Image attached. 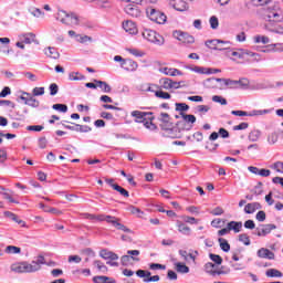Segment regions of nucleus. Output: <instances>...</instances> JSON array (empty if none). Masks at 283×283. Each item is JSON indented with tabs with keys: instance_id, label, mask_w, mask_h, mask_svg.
<instances>
[{
	"instance_id": "nucleus-1",
	"label": "nucleus",
	"mask_w": 283,
	"mask_h": 283,
	"mask_svg": "<svg viewBox=\"0 0 283 283\" xmlns=\"http://www.w3.org/2000/svg\"><path fill=\"white\" fill-rule=\"evenodd\" d=\"M56 20L63 23L64 25H78V15L76 13H67L65 10H59L56 14Z\"/></svg>"
},
{
	"instance_id": "nucleus-2",
	"label": "nucleus",
	"mask_w": 283,
	"mask_h": 283,
	"mask_svg": "<svg viewBox=\"0 0 283 283\" xmlns=\"http://www.w3.org/2000/svg\"><path fill=\"white\" fill-rule=\"evenodd\" d=\"M142 34L146 41H149V43H154L155 45H165V38L151 29H145Z\"/></svg>"
},
{
	"instance_id": "nucleus-3",
	"label": "nucleus",
	"mask_w": 283,
	"mask_h": 283,
	"mask_svg": "<svg viewBox=\"0 0 283 283\" xmlns=\"http://www.w3.org/2000/svg\"><path fill=\"white\" fill-rule=\"evenodd\" d=\"M146 14L150 19V21H154L155 23H158L159 25L167 23V15L151 7H148L146 9Z\"/></svg>"
},
{
	"instance_id": "nucleus-4",
	"label": "nucleus",
	"mask_w": 283,
	"mask_h": 283,
	"mask_svg": "<svg viewBox=\"0 0 283 283\" xmlns=\"http://www.w3.org/2000/svg\"><path fill=\"white\" fill-rule=\"evenodd\" d=\"M264 19L266 23L273 25L274 23H280L282 21V15L275 9L268 8L264 13Z\"/></svg>"
},
{
	"instance_id": "nucleus-5",
	"label": "nucleus",
	"mask_w": 283,
	"mask_h": 283,
	"mask_svg": "<svg viewBox=\"0 0 283 283\" xmlns=\"http://www.w3.org/2000/svg\"><path fill=\"white\" fill-rule=\"evenodd\" d=\"M36 270L35 266H32L31 263L22 262L11 265V271L14 273H34Z\"/></svg>"
},
{
	"instance_id": "nucleus-6",
	"label": "nucleus",
	"mask_w": 283,
	"mask_h": 283,
	"mask_svg": "<svg viewBox=\"0 0 283 283\" xmlns=\"http://www.w3.org/2000/svg\"><path fill=\"white\" fill-rule=\"evenodd\" d=\"M172 36L177 39V41H180L181 43L186 44H191L196 42L193 35L182 31H174Z\"/></svg>"
},
{
	"instance_id": "nucleus-7",
	"label": "nucleus",
	"mask_w": 283,
	"mask_h": 283,
	"mask_svg": "<svg viewBox=\"0 0 283 283\" xmlns=\"http://www.w3.org/2000/svg\"><path fill=\"white\" fill-rule=\"evenodd\" d=\"M207 48H210V50H229V46H219V45H231V42L229 41H222V40H208L206 41Z\"/></svg>"
},
{
	"instance_id": "nucleus-8",
	"label": "nucleus",
	"mask_w": 283,
	"mask_h": 283,
	"mask_svg": "<svg viewBox=\"0 0 283 283\" xmlns=\"http://www.w3.org/2000/svg\"><path fill=\"white\" fill-rule=\"evenodd\" d=\"M231 114L232 116H262L263 114H269V111H252L251 113H248L247 111H232Z\"/></svg>"
},
{
	"instance_id": "nucleus-9",
	"label": "nucleus",
	"mask_w": 283,
	"mask_h": 283,
	"mask_svg": "<svg viewBox=\"0 0 283 283\" xmlns=\"http://www.w3.org/2000/svg\"><path fill=\"white\" fill-rule=\"evenodd\" d=\"M20 41L22 43H25V45H31V43L39 44V41L36 40V34L29 32V33H22L19 35Z\"/></svg>"
},
{
	"instance_id": "nucleus-10",
	"label": "nucleus",
	"mask_w": 283,
	"mask_h": 283,
	"mask_svg": "<svg viewBox=\"0 0 283 283\" xmlns=\"http://www.w3.org/2000/svg\"><path fill=\"white\" fill-rule=\"evenodd\" d=\"M120 67L126 70V72H136V70H138V63L132 59H126V61L120 63Z\"/></svg>"
},
{
	"instance_id": "nucleus-11",
	"label": "nucleus",
	"mask_w": 283,
	"mask_h": 283,
	"mask_svg": "<svg viewBox=\"0 0 283 283\" xmlns=\"http://www.w3.org/2000/svg\"><path fill=\"white\" fill-rule=\"evenodd\" d=\"M124 11L126 12V14H128L129 17H133L135 19H138V17H140V14H142L140 9L136 4H127L124 8Z\"/></svg>"
},
{
	"instance_id": "nucleus-12",
	"label": "nucleus",
	"mask_w": 283,
	"mask_h": 283,
	"mask_svg": "<svg viewBox=\"0 0 283 283\" xmlns=\"http://www.w3.org/2000/svg\"><path fill=\"white\" fill-rule=\"evenodd\" d=\"M85 217L88 218L90 220H99V222H108V224H112V222H114V219L116 218V217L105 216V214H99L96 217L91 213H86Z\"/></svg>"
},
{
	"instance_id": "nucleus-13",
	"label": "nucleus",
	"mask_w": 283,
	"mask_h": 283,
	"mask_svg": "<svg viewBox=\"0 0 283 283\" xmlns=\"http://www.w3.org/2000/svg\"><path fill=\"white\" fill-rule=\"evenodd\" d=\"M256 255L263 260H275V253L266 248L259 249Z\"/></svg>"
},
{
	"instance_id": "nucleus-14",
	"label": "nucleus",
	"mask_w": 283,
	"mask_h": 283,
	"mask_svg": "<svg viewBox=\"0 0 283 283\" xmlns=\"http://www.w3.org/2000/svg\"><path fill=\"white\" fill-rule=\"evenodd\" d=\"M130 116L135 118V123H145V120H147V116H151V113L133 111Z\"/></svg>"
},
{
	"instance_id": "nucleus-15",
	"label": "nucleus",
	"mask_w": 283,
	"mask_h": 283,
	"mask_svg": "<svg viewBox=\"0 0 283 283\" xmlns=\"http://www.w3.org/2000/svg\"><path fill=\"white\" fill-rule=\"evenodd\" d=\"M275 229H277V226L273 223L263 224L262 229L258 231L256 235H259V238H264Z\"/></svg>"
},
{
	"instance_id": "nucleus-16",
	"label": "nucleus",
	"mask_w": 283,
	"mask_h": 283,
	"mask_svg": "<svg viewBox=\"0 0 283 283\" xmlns=\"http://www.w3.org/2000/svg\"><path fill=\"white\" fill-rule=\"evenodd\" d=\"M169 6L174 8V10H177V12H185V10H187V2L182 0H170Z\"/></svg>"
},
{
	"instance_id": "nucleus-17",
	"label": "nucleus",
	"mask_w": 283,
	"mask_h": 283,
	"mask_svg": "<svg viewBox=\"0 0 283 283\" xmlns=\"http://www.w3.org/2000/svg\"><path fill=\"white\" fill-rule=\"evenodd\" d=\"M99 256H102L103 260H111L113 262H116V260H118V254H116L113 251H109L107 249L101 250L99 251Z\"/></svg>"
},
{
	"instance_id": "nucleus-18",
	"label": "nucleus",
	"mask_w": 283,
	"mask_h": 283,
	"mask_svg": "<svg viewBox=\"0 0 283 283\" xmlns=\"http://www.w3.org/2000/svg\"><path fill=\"white\" fill-rule=\"evenodd\" d=\"M159 72L166 76H182V71L178 69H169L167 66L159 69Z\"/></svg>"
},
{
	"instance_id": "nucleus-19",
	"label": "nucleus",
	"mask_w": 283,
	"mask_h": 283,
	"mask_svg": "<svg viewBox=\"0 0 283 283\" xmlns=\"http://www.w3.org/2000/svg\"><path fill=\"white\" fill-rule=\"evenodd\" d=\"M217 83H223L229 90H238V80L231 78H217Z\"/></svg>"
},
{
	"instance_id": "nucleus-20",
	"label": "nucleus",
	"mask_w": 283,
	"mask_h": 283,
	"mask_svg": "<svg viewBox=\"0 0 283 283\" xmlns=\"http://www.w3.org/2000/svg\"><path fill=\"white\" fill-rule=\"evenodd\" d=\"M123 28L125 32H128V34H138V29L136 28V23L133 21L127 20L123 23Z\"/></svg>"
},
{
	"instance_id": "nucleus-21",
	"label": "nucleus",
	"mask_w": 283,
	"mask_h": 283,
	"mask_svg": "<svg viewBox=\"0 0 283 283\" xmlns=\"http://www.w3.org/2000/svg\"><path fill=\"white\" fill-rule=\"evenodd\" d=\"M44 54L45 56H48L49 59H60L61 53H59V50H56V48L54 46H49L46 49H44Z\"/></svg>"
},
{
	"instance_id": "nucleus-22",
	"label": "nucleus",
	"mask_w": 283,
	"mask_h": 283,
	"mask_svg": "<svg viewBox=\"0 0 283 283\" xmlns=\"http://www.w3.org/2000/svg\"><path fill=\"white\" fill-rule=\"evenodd\" d=\"M259 209H262V205H260V202H252L245 205L244 212L251 214L255 213V211H258Z\"/></svg>"
},
{
	"instance_id": "nucleus-23",
	"label": "nucleus",
	"mask_w": 283,
	"mask_h": 283,
	"mask_svg": "<svg viewBox=\"0 0 283 283\" xmlns=\"http://www.w3.org/2000/svg\"><path fill=\"white\" fill-rule=\"evenodd\" d=\"M216 269V264L208 262L205 264V271L206 273H209V275H222V271H217Z\"/></svg>"
},
{
	"instance_id": "nucleus-24",
	"label": "nucleus",
	"mask_w": 283,
	"mask_h": 283,
	"mask_svg": "<svg viewBox=\"0 0 283 283\" xmlns=\"http://www.w3.org/2000/svg\"><path fill=\"white\" fill-rule=\"evenodd\" d=\"M228 229L234 231V233H240L242 231V221L228 222Z\"/></svg>"
},
{
	"instance_id": "nucleus-25",
	"label": "nucleus",
	"mask_w": 283,
	"mask_h": 283,
	"mask_svg": "<svg viewBox=\"0 0 283 283\" xmlns=\"http://www.w3.org/2000/svg\"><path fill=\"white\" fill-rule=\"evenodd\" d=\"M112 226L118 229V231H124V233H132V230L127 228L125 224L118 222V218L115 217V219L112 221Z\"/></svg>"
},
{
	"instance_id": "nucleus-26",
	"label": "nucleus",
	"mask_w": 283,
	"mask_h": 283,
	"mask_svg": "<svg viewBox=\"0 0 283 283\" xmlns=\"http://www.w3.org/2000/svg\"><path fill=\"white\" fill-rule=\"evenodd\" d=\"M177 228L179 233H182L184 235H191V228L182 223V221H177Z\"/></svg>"
},
{
	"instance_id": "nucleus-27",
	"label": "nucleus",
	"mask_w": 283,
	"mask_h": 283,
	"mask_svg": "<svg viewBox=\"0 0 283 283\" xmlns=\"http://www.w3.org/2000/svg\"><path fill=\"white\" fill-rule=\"evenodd\" d=\"M218 242L221 251H223L224 253H229L231 251V244H229V241H227V239L219 238Z\"/></svg>"
},
{
	"instance_id": "nucleus-28",
	"label": "nucleus",
	"mask_w": 283,
	"mask_h": 283,
	"mask_svg": "<svg viewBox=\"0 0 283 283\" xmlns=\"http://www.w3.org/2000/svg\"><path fill=\"white\" fill-rule=\"evenodd\" d=\"M264 28L270 32H275V34H283V27L275 25V23L274 24L265 23Z\"/></svg>"
},
{
	"instance_id": "nucleus-29",
	"label": "nucleus",
	"mask_w": 283,
	"mask_h": 283,
	"mask_svg": "<svg viewBox=\"0 0 283 283\" xmlns=\"http://www.w3.org/2000/svg\"><path fill=\"white\" fill-rule=\"evenodd\" d=\"M93 282L94 283H116V280L109 276L98 275L93 277Z\"/></svg>"
},
{
	"instance_id": "nucleus-30",
	"label": "nucleus",
	"mask_w": 283,
	"mask_h": 283,
	"mask_svg": "<svg viewBox=\"0 0 283 283\" xmlns=\"http://www.w3.org/2000/svg\"><path fill=\"white\" fill-rule=\"evenodd\" d=\"M94 83H96L97 87H101L105 94H109L112 92V86H109L107 82L94 80Z\"/></svg>"
},
{
	"instance_id": "nucleus-31",
	"label": "nucleus",
	"mask_w": 283,
	"mask_h": 283,
	"mask_svg": "<svg viewBox=\"0 0 283 283\" xmlns=\"http://www.w3.org/2000/svg\"><path fill=\"white\" fill-rule=\"evenodd\" d=\"M30 264L35 268L34 273H36V271H41V264H45V258L40 255L36 261H32Z\"/></svg>"
},
{
	"instance_id": "nucleus-32",
	"label": "nucleus",
	"mask_w": 283,
	"mask_h": 283,
	"mask_svg": "<svg viewBox=\"0 0 283 283\" xmlns=\"http://www.w3.org/2000/svg\"><path fill=\"white\" fill-rule=\"evenodd\" d=\"M176 125L179 132H191V129H193L191 125L185 122V119L177 122Z\"/></svg>"
},
{
	"instance_id": "nucleus-33",
	"label": "nucleus",
	"mask_w": 283,
	"mask_h": 283,
	"mask_svg": "<svg viewBox=\"0 0 283 283\" xmlns=\"http://www.w3.org/2000/svg\"><path fill=\"white\" fill-rule=\"evenodd\" d=\"M180 116L184 122H186L190 127L193 128V125L196 124V116L195 115H187L185 113H180Z\"/></svg>"
},
{
	"instance_id": "nucleus-34",
	"label": "nucleus",
	"mask_w": 283,
	"mask_h": 283,
	"mask_svg": "<svg viewBox=\"0 0 283 283\" xmlns=\"http://www.w3.org/2000/svg\"><path fill=\"white\" fill-rule=\"evenodd\" d=\"M216 83H218V77H209L203 81V86L208 90H213L216 87Z\"/></svg>"
},
{
	"instance_id": "nucleus-35",
	"label": "nucleus",
	"mask_w": 283,
	"mask_h": 283,
	"mask_svg": "<svg viewBox=\"0 0 283 283\" xmlns=\"http://www.w3.org/2000/svg\"><path fill=\"white\" fill-rule=\"evenodd\" d=\"M127 255H129L133 262H140V258H138V255H140V250H128Z\"/></svg>"
},
{
	"instance_id": "nucleus-36",
	"label": "nucleus",
	"mask_w": 283,
	"mask_h": 283,
	"mask_svg": "<svg viewBox=\"0 0 283 283\" xmlns=\"http://www.w3.org/2000/svg\"><path fill=\"white\" fill-rule=\"evenodd\" d=\"M237 90H249V80L244 77L237 80Z\"/></svg>"
},
{
	"instance_id": "nucleus-37",
	"label": "nucleus",
	"mask_w": 283,
	"mask_h": 283,
	"mask_svg": "<svg viewBox=\"0 0 283 283\" xmlns=\"http://www.w3.org/2000/svg\"><path fill=\"white\" fill-rule=\"evenodd\" d=\"M266 277H282V272L277 269H269L265 272Z\"/></svg>"
},
{
	"instance_id": "nucleus-38",
	"label": "nucleus",
	"mask_w": 283,
	"mask_h": 283,
	"mask_svg": "<svg viewBox=\"0 0 283 283\" xmlns=\"http://www.w3.org/2000/svg\"><path fill=\"white\" fill-rule=\"evenodd\" d=\"M260 136H262V133L260 130H252L248 138L251 143H258L260 140Z\"/></svg>"
},
{
	"instance_id": "nucleus-39",
	"label": "nucleus",
	"mask_w": 283,
	"mask_h": 283,
	"mask_svg": "<svg viewBox=\"0 0 283 283\" xmlns=\"http://www.w3.org/2000/svg\"><path fill=\"white\" fill-rule=\"evenodd\" d=\"M69 81H85V75L78 72H71L69 74Z\"/></svg>"
},
{
	"instance_id": "nucleus-40",
	"label": "nucleus",
	"mask_w": 283,
	"mask_h": 283,
	"mask_svg": "<svg viewBox=\"0 0 283 283\" xmlns=\"http://www.w3.org/2000/svg\"><path fill=\"white\" fill-rule=\"evenodd\" d=\"M163 90H171V78L163 77L159 80Z\"/></svg>"
},
{
	"instance_id": "nucleus-41",
	"label": "nucleus",
	"mask_w": 283,
	"mask_h": 283,
	"mask_svg": "<svg viewBox=\"0 0 283 283\" xmlns=\"http://www.w3.org/2000/svg\"><path fill=\"white\" fill-rule=\"evenodd\" d=\"M176 112H179V114H185V112H189V105L186 103H176Z\"/></svg>"
},
{
	"instance_id": "nucleus-42",
	"label": "nucleus",
	"mask_w": 283,
	"mask_h": 283,
	"mask_svg": "<svg viewBox=\"0 0 283 283\" xmlns=\"http://www.w3.org/2000/svg\"><path fill=\"white\" fill-rule=\"evenodd\" d=\"M175 266L177 273H189V266L185 265V263L177 262Z\"/></svg>"
},
{
	"instance_id": "nucleus-43",
	"label": "nucleus",
	"mask_w": 283,
	"mask_h": 283,
	"mask_svg": "<svg viewBox=\"0 0 283 283\" xmlns=\"http://www.w3.org/2000/svg\"><path fill=\"white\" fill-rule=\"evenodd\" d=\"M239 242H242L245 247L251 245V239L249 238V234H247V233L239 234Z\"/></svg>"
},
{
	"instance_id": "nucleus-44",
	"label": "nucleus",
	"mask_w": 283,
	"mask_h": 283,
	"mask_svg": "<svg viewBox=\"0 0 283 283\" xmlns=\"http://www.w3.org/2000/svg\"><path fill=\"white\" fill-rule=\"evenodd\" d=\"M155 96L157 98H163L164 101H169V98H171V94H169L165 91H156Z\"/></svg>"
},
{
	"instance_id": "nucleus-45",
	"label": "nucleus",
	"mask_w": 283,
	"mask_h": 283,
	"mask_svg": "<svg viewBox=\"0 0 283 283\" xmlns=\"http://www.w3.org/2000/svg\"><path fill=\"white\" fill-rule=\"evenodd\" d=\"M254 43H262L263 45H266L270 43V39L266 35H256L254 36Z\"/></svg>"
},
{
	"instance_id": "nucleus-46",
	"label": "nucleus",
	"mask_w": 283,
	"mask_h": 283,
	"mask_svg": "<svg viewBox=\"0 0 283 283\" xmlns=\"http://www.w3.org/2000/svg\"><path fill=\"white\" fill-rule=\"evenodd\" d=\"M242 52H243V59L245 56H251L252 59H254V61H260V54L249 50H244V49H242Z\"/></svg>"
},
{
	"instance_id": "nucleus-47",
	"label": "nucleus",
	"mask_w": 283,
	"mask_h": 283,
	"mask_svg": "<svg viewBox=\"0 0 283 283\" xmlns=\"http://www.w3.org/2000/svg\"><path fill=\"white\" fill-rule=\"evenodd\" d=\"M94 266L97 268L98 271H101V273H107V268L105 265V263L98 261V260H95L93 262Z\"/></svg>"
},
{
	"instance_id": "nucleus-48",
	"label": "nucleus",
	"mask_w": 283,
	"mask_h": 283,
	"mask_svg": "<svg viewBox=\"0 0 283 283\" xmlns=\"http://www.w3.org/2000/svg\"><path fill=\"white\" fill-rule=\"evenodd\" d=\"M280 138V135L277 133H271L269 136H268V143L270 145H275V143H277Z\"/></svg>"
},
{
	"instance_id": "nucleus-49",
	"label": "nucleus",
	"mask_w": 283,
	"mask_h": 283,
	"mask_svg": "<svg viewBox=\"0 0 283 283\" xmlns=\"http://www.w3.org/2000/svg\"><path fill=\"white\" fill-rule=\"evenodd\" d=\"M114 191H117L124 198H129V191H127L125 188L120 187L119 185L114 186Z\"/></svg>"
},
{
	"instance_id": "nucleus-50",
	"label": "nucleus",
	"mask_w": 283,
	"mask_h": 283,
	"mask_svg": "<svg viewBox=\"0 0 283 283\" xmlns=\"http://www.w3.org/2000/svg\"><path fill=\"white\" fill-rule=\"evenodd\" d=\"M129 211L130 213H133L134 216H137V218H143V216H145V212H143V210H140L139 208H136L134 206L129 207Z\"/></svg>"
},
{
	"instance_id": "nucleus-51",
	"label": "nucleus",
	"mask_w": 283,
	"mask_h": 283,
	"mask_svg": "<svg viewBox=\"0 0 283 283\" xmlns=\"http://www.w3.org/2000/svg\"><path fill=\"white\" fill-rule=\"evenodd\" d=\"M29 12L30 14H32V17H35L36 19H39L40 17H43V11H41V9L39 8H30Z\"/></svg>"
},
{
	"instance_id": "nucleus-52",
	"label": "nucleus",
	"mask_w": 283,
	"mask_h": 283,
	"mask_svg": "<svg viewBox=\"0 0 283 283\" xmlns=\"http://www.w3.org/2000/svg\"><path fill=\"white\" fill-rule=\"evenodd\" d=\"M52 109H55L56 112H62L63 114H65L67 112V105H65V104H54L52 106Z\"/></svg>"
},
{
	"instance_id": "nucleus-53",
	"label": "nucleus",
	"mask_w": 283,
	"mask_h": 283,
	"mask_svg": "<svg viewBox=\"0 0 283 283\" xmlns=\"http://www.w3.org/2000/svg\"><path fill=\"white\" fill-rule=\"evenodd\" d=\"M191 70H192V72H196L197 74H211V71H208L207 67H202V66H195Z\"/></svg>"
},
{
	"instance_id": "nucleus-54",
	"label": "nucleus",
	"mask_w": 283,
	"mask_h": 283,
	"mask_svg": "<svg viewBox=\"0 0 283 283\" xmlns=\"http://www.w3.org/2000/svg\"><path fill=\"white\" fill-rule=\"evenodd\" d=\"M29 107H33V108H36L41 105V102H39V99L34 98V95H31L30 96V99H29Z\"/></svg>"
},
{
	"instance_id": "nucleus-55",
	"label": "nucleus",
	"mask_w": 283,
	"mask_h": 283,
	"mask_svg": "<svg viewBox=\"0 0 283 283\" xmlns=\"http://www.w3.org/2000/svg\"><path fill=\"white\" fill-rule=\"evenodd\" d=\"M6 253H12V254L21 253V248L14 247V245H8L6 248Z\"/></svg>"
},
{
	"instance_id": "nucleus-56",
	"label": "nucleus",
	"mask_w": 283,
	"mask_h": 283,
	"mask_svg": "<svg viewBox=\"0 0 283 283\" xmlns=\"http://www.w3.org/2000/svg\"><path fill=\"white\" fill-rule=\"evenodd\" d=\"M50 96H56L59 94V85L56 83H52L49 86Z\"/></svg>"
},
{
	"instance_id": "nucleus-57",
	"label": "nucleus",
	"mask_w": 283,
	"mask_h": 283,
	"mask_svg": "<svg viewBox=\"0 0 283 283\" xmlns=\"http://www.w3.org/2000/svg\"><path fill=\"white\" fill-rule=\"evenodd\" d=\"M262 186H263L262 181H259L256 184V186L253 189L254 196H262V193L264 192V190L262 189Z\"/></svg>"
},
{
	"instance_id": "nucleus-58",
	"label": "nucleus",
	"mask_w": 283,
	"mask_h": 283,
	"mask_svg": "<svg viewBox=\"0 0 283 283\" xmlns=\"http://www.w3.org/2000/svg\"><path fill=\"white\" fill-rule=\"evenodd\" d=\"M154 120H149L146 119L144 122V126L146 127V129H150L151 132H155V129H158V126H156V124L153 123Z\"/></svg>"
},
{
	"instance_id": "nucleus-59",
	"label": "nucleus",
	"mask_w": 283,
	"mask_h": 283,
	"mask_svg": "<svg viewBox=\"0 0 283 283\" xmlns=\"http://www.w3.org/2000/svg\"><path fill=\"white\" fill-rule=\"evenodd\" d=\"M209 258L212 262H214V264H222V256H220L219 254L210 253Z\"/></svg>"
},
{
	"instance_id": "nucleus-60",
	"label": "nucleus",
	"mask_w": 283,
	"mask_h": 283,
	"mask_svg": "<svg viewBox=\"0 0 283 283\" xmlns=\"http://www.w3.org/2000/svg\"><path fill=\"white\" fill-rule=\"evenodd\" d=\"M218 25H220V22L218 21V17L212 15L210 18V28L212 30H218Z\"/></svg>"
},
{
	"instance_id": "nucleus-61",
	"label": "nucleus",
	"mask_w": 283,
	"mask_h": 283,
	"mask_svg": "<svg viewBox=\"0 0 283 283\" xmlns=\"http://www.w3.org/2000/svg\"><path fill=\"white\" fill-rule=\"evenodd\" d=\"M160 123H171V116L168 113H161L160 117L158 118Z\"/></svg>"
},
{
	"instance_id": "nucleus-62",
	"label": "nucleus",
	"mask_w": 283,
	"mask_h": 283,
	"mask_svg": "<svg viewBox=\"0 0 283 283\" xmlns=\"http://www.w3.org/2000/svg\"><path fill=\"white\" fill-rule=\"evenodd\" d=\"M212 101H213V103H220V105H227V98H224L220 95H213Z\"/></svg>"
},
{
	"instance_id": "nucleus-63",
	"label": "nucleus",
	"mask_w": 283,
	"mask_h": 283,
	"mask_svg": "<svg viewBox=\"0 0 283 283\" xmlns=\"http://www.w3.org/2000/svg\"><path fill=\"white\" fill-rule=\"evenodd\" d=\"M32 94L33 96H43L45 94V87H34Z\"/></svg>"
},
{
	"instance_id": "nucleus-64",
	"label": "nucleus",
	"mask_w": 283,
	"mask_h": 283,
	"mask_svg": "<svg viewBox=\"0 0 283 283\" xmlns=\"http://www.w3.org/2000/svg\"><path fill=\"white\" fill-rule=\"evenodd\" d=\"M273 169H275V171H277L279 174H283V163L282 161L274 163Z\"/></svg>"
}]
</instances>
